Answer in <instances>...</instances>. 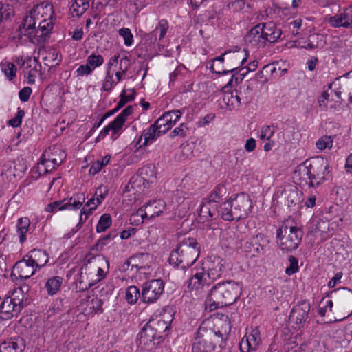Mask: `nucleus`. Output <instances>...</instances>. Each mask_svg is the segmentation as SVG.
Segmentation results:
<instances>
[{
  "instance_id": "f257e3e1",
  "label": "nucleus",
  "mask_w": 352,
  "mask_h": 352,
  "mask_svg": "<svg viewBox=\"0 0 352 352\" xmlns=\"http://www.w3.org/2000/svg\"><path fill=\"white\" fill-rule=\"evenodd\" d=\"M53 7L48 2H43L30 10L19 28L18 38L22 42L30 41L40 44L45 41V36L54 27Z\"/></svg>"
},
{
  "instance_id": "f03ea898",
  "label": "nucleus",
  "mask_w": 352,
  "mask_h": 352,
  "mask_svg": "<svg viewBox=\"0 0 352 352\" xmlns=\"http://www.w3.org/2000/svg\"><path fill=\"white\" fill-rule=\"evenodd\" d=\"M243 284L228 280L214 285L206 300V310L212 311L220 307L230 305L236 302L242 294Z\"/></svg>"
},
{
  "instance_id": "7ed1b4c3",
  "label": "nucleus",
  "mask_w": 352,
  "mask_h": 352,
  "mask_svg": "<svg viewBox=\"0 0 352 352\" xmlns=\"http://www.w3.org/2000/svg\"><path fill=\"white\" fill-rule=\"evenodd\" d=\"M330 166L328 160L321 156L307 160L298 166L295 175L302 177L311 187H318L327 180Z\"/></svg>"
},
{
  "instance_id": "20e7f679",
  "label": "nucleus",
  "mask_w": 352,
  "mask_h": 352,
  "mask_svg": "<svg viewBox=\"0 0 352 352\" xmlns=\"http://www.w3.org/2000/svg\"><path fill=\"white\" fill-rule=\"evenodd\" d=\"M252 203L245 193L234 195L220 205L219 212L226 221L239 220L247 218L251 213Z\"/></svg>"
},
{
  "instance_id": "39448f33",
  "label": "nucleus",
  "mask_w": 352,
  "mask_h": 352,
  "mask_svg": "<svg viewBox=\"0 0 352 352\" xmlns=\"http://www.w3.org/2000/svg\"><path fill=\"white\" fill-rule=\"evenodd\" d=\"M199 253L200 246L196 239L185 238L170 253L169 263L175 267H188L198 258Z\"/></svg>"
},
{
  "instance_id": "423d86ee",
  "label": "nucleus",
  "mask_w": 352,
  "mask_h": 352,
  "mask_svg": "<svg viewBox=\"0 0 352 352\" xmlns=\"http://www.w3.org/2000/svg\"><path fill=\"white\" fill-rule=\"evenodd\" d=\"M282 32L274 23H261L252 28L245 37V41L253 46L263 47L266 42L274 43Z\"/></svg>"
},
{
  "instance_id": "0eeeda50",
  "label": "nucleus",
  "mask_w": 352,
  "mask_h": 352,
  "mask_svg": "<svg viewBox=\"0 0 352 352\" xmlns=\"http://www.w3.org/2000/svg\"><path fill=\"white\" fill-rule=\"evenodd\" d=\"M301 230L295 226H283L276 231L277 243L280 248L286 252L296 250L302 239Z\"/></svg>"
},
{
  "instance_id": "6e6552de",
  "label": "nucleus",
  "mask_w": 352,
  "mask_h": 352,
  "mask_svg": "<svg viewBox=\"0 0 352 352\" xmlns=\"http://www.w3.org/2000/svg\"><path fill=\"white\" fill-rule=\"evenodd\" d=\"M134 108L132 106H128L108 125L105 126L100 132L96 138V142H98L103 140L109 133H111V139L116 140L122 133L123 127L130 116L133 113Z\"/></svg>"
},
{
  "instance_id": "1a4fd4ad",
  "label": "nucleus",
  "mask_w": 352,
  "mask_h": 352,
  "mask_svg": "<svg viewBox=\"0 0 352 352\" xmlns=\"http://www.w3.org/2000/svg\"><path fill=\"white\" fill-rule=\"evenodd\" d=\"M65 158L66 153L60 145L49 146L41 157L38 169L45 173L58 166Z\"/></svg>"
},
{
  "instance_id": "9d476101",
  "label": "nucleus",
  "mask_w": 352,
  "mask_h": 352,
  "mask_svg": "<svg viewBox=\"0 0 352 352\" xmlns=\"http://www.w3.org/2000/svg\"><path fill=\"white\" fill-rule=\"evenodd\" d=\"M212 283L206 275L205 268L201 267H195L192 270L191 277L187 282V287L189 292H194L195 294L198 296L204 292L205 288Z\"/></svg>"
},
{
  "instance_id": "9b49d317",
  "label": "nucleus",
  "mask_w": 352,
  "mask_h": 352,
  "mask_svg": "<svg viewBox=\"0 0 352 352\" xmlns=\"http://www.w3.org/2000/svg\"><path fill=\"white\" fill-rule=\"evenodd\" d=\"M102 300L92 292H85L80 296L78 310L85 316H93L102 311Z\"/></svg>"
},
{
  "instance_id": "f8f14e48",
  "label": "nucleus",
  "mask_w": 352,
  "mask_h": 352,
  "mask_svg": "<svg viewBox=\"0 0 352 352\" xmlns=\"http://www.w3.org/2000/svg\"><path fill=\"white\" fill-rule=\"evenodd\" d=\"M310 308V303L306 300L296 305L290 312L289 325L294 329L302 328L307 322Z\"/></svg>"
},
{
  "instance_id": "ddd939ff",
  "label": "nucleus",
  "mask_w": 352,
  "mask_h": 352,
  "mask_svg": "<svg viewBox=\"0 0 352 352\" xmlns=\"http://www.w3.org/2000/svg\"><path fill=\"white\" fill-rule=\"evenodd\" d=\"M85 201V194L77 192L67 201H54L49 204L46 208V210L48 212H56L63 210H76L82 207Z\"/></svg>"
},
{
  "instance_id": "4468645a",
  "label": "nucleus",
  "mask_w": 352,
  "mask_h": 352,
  "mask_svg": "<svg viewBox=\"0 0 352 352\" xmlns=\"http://www.w3.org/2000/svg\"><path fill=\"white\" fill-rule=\"evenodd\" d=\"M17 63L22 69L28 83L30 85L34 83L41 68L38 59L28 56H21L18 58Z\"/></svg>"
},
{
  "instance_id": "2eb2a0df",
  "label": "nucleus",
  "mask_w": 352,
  "mask_h": 352,
  "mask_svg": "<svg viewBox=\"0 0 352 352\" xmlns=\"http://www.w3.org/2000/svg\"><path fill=\"white\" fill-rule=\"evenodd\" d=\"M104 276L105 272L101 267L92 268L85 265L80 269L78 280L80 283L83 284L87 288L94 286Z\"/></svg>"
},
{
  "instance_id": "dca6fc26",
  "label": "nucleus",
  "mask_w": 352,
  "mask_h": 352,
  "mask_svg": "<svg viewBox=\"0 0 352 352\" xmlns=\"http://www.w3.org/2000/svg\"><path fill=\"white\" fill-rule=\"evenodd\" d=\"M201 267L206 269L208 279L213 283L221 278L225 272L226 261L219 256L209 257Z\"/></svg>"
},
{
  "instance_id": "f3484780",
  "label": "nucleus",
  "mask_w": 352,
  "mask_h": 352,
  "mask_svg": "<svg viewBox=\"0 0 352 352\" xmlns=\"http://www.w3.org/2000/svg\"><path fill=\"white\" fill-rule=\"evenodd\" d=\"M164 289V282L161 279H154L146 282L142 288V298L144 302L153 303L162 295Z\"/></svg>"
},
{
  "instance_id": "a211bd4d",
  "label": "nucleus",
  "mask_w": 352,
  "mask_h": 352,
  "mask_svg": "<svg viewBox=\"0 0 352 352\" xmlns=\"http://www.w3.org/2000/svg\"><path fill=\"white\" fill-rule=\"evenodd\" d=\"M135 267V272L150 274L154 266L153 258L148 253H138L129 258V264Z\"/></svg>"
},
{
  "instance_id": "6ab92c4d",
  "label": "nucleus",
  "mask_w": 352,
  "mask_h": 352,
  "mask_svg": "<svg viewBox=\"0 0 352 352\" xmlns=\"http://www.w3.org/2000/svg\"><path fill=\"white\" fill-rule=\"evenodd\" d=\"M166 209V203L162 199L149 201L143 207L140 208L137 214L141 217L142 221L154 218L160 215Z\"/></svg>"
},
{
  "instance_id": "aec40b11",
  "label": "nucleus",
  "mask_w": 352,
  "mask_h": 352,
  "mask_svg": "<svg viewBox=\"0 0 352 352\" xmlns=\"http://www.w3.org/2000/svg\"><path fill=\"white\" fill-rule=\"evenodd\" d=\"M104 60L102 55L96 53L91 54L87 57L85 63L80 65L75 71L76 76L82 77L91 75L96 69L103 65Z\"/></svg>"
},
{
  "instance_id": "412c9836",
  "label": "nucleus",
  "mask_w": 352,
  "mask_h": 352,
  "mask_svg": "<svg viewBox=\"0 0 352 352\" xmlns=\"http://www.w3.org/2000/svg\"><path fill=\"white\" fill-rule=\"evenodd\" d=\"M182 115L180 110L165 112L155 122V126L164 134L179 120Z\"/></svg>"
},
{
  "instance_id": "4be33fe9",
  "label": "nucleus",
  "mask_w": 352,
  "mask_h": 352,
  "mask_svg": "<svg viewBox=\"0 0 352 352\" xmlns=\"http://www.w3.org/2000/svg\"><path fill=\"white\" fill-rule=\"evenodd\" d=\"M168 29V22L166 19L160 20L155 29L145 35L146 43L149 45H155L165 38Z\"/></svg>"
},
{
  "instance_id": "5701e85b",
  "label": "nucleus",
  "mask_w": 352,
  "mask_h": 352,
  "mask_svg": "<svg viewBox=\"0 0 352 352\" xmlns=\"http://www.w3.org/2000/svg\"><path fill=\"white\" fill-rule=\"evenodd\" d=\"M36 271L34 265H33L27 256H25L22 260L19 261L15 264L12 274L13 276H17L20 278L28 279L33 276Z\"/></svg>"
},
{
  "instance_id": "b1692460",
  "label": "nucleus",
  "mask_w": 352,
  "mask_h": 352,
  "mask_svg": "<svg viewBox=\"0 0 352 352\" xmlns=\"http://www.w3.org/2000/svg\"><path fill=\"white\" fill-rule=\"evenodd\" d=\"M257 67L258 60H251L245 66H241L239 70L232 76L231 78L228 80L224 88H227L228 87H234L239 85L243 81L248 73L255 71Z\"/></svg>"
},
{
  "instance_id": "393cba45",
  "label": "nucleus",
  "mask_w": 352,
  "mask_h": 352,
  "mask_svg": "<svg viewBox=\"0 0 352 352\" xmlns=\"http://www.w3.org/2000/svg\"><path fill=\"white\" fill-rule=\"evenodd\" d=\"M26 169V165L19 160L18 163L16 162H8L2 166L1 173L7 179L12 180V178L21 177Z\"/></svg>"
},
{
  "instance_id": "a878e982",
  "label": "nucleus",
  "mask_w": 352,
  "mask_h": 352,
  "mask_svg": "<svg viewBox=\"0 0 352 352\" xmlns=\"http://www.w3.org/2000/svg\"><path fill=\"white\" fill-rule=\"evenodd\" d=\"M260 341V331L257 327H255L242 338L240 343L241 352H250L256 350Z\"/></svg>"
},
{
  "instance_id": "bb28decb",
  "label": "nucleus",
  "mask_w": 352,
  "mask_h": 352,
  "mask_svg": "<svg viewBox=\"0 0 352 352\" xmlns=\"http://www.w3.org/2000/svg\"><path fill=\"white\" fill-rule=\"evenodd\" d=\"M21 309L20 306L6 296L0 305V318L3 320L11 319L17 316Z\"/></svg>"
},
{
  "instance_id": "cd10ccee",
  "label": "nucleus",
  "mask_w": 352,
  "mask_h": 352,
  "mask_svg": "<svg viewBox=\"0 0 352 352\" xmlns=\"http://www.w3.org/2000/svg\"><path fill=\"white\" fill-rule=\"evenodd\" d=\"M64 278L59 275H53L47 277L44 280L43 289L50 296H54L58 294L63 285Z\"/></svg>"
},
{
  "instance_id": "c85d7f7f",
  "label": "nucleus",
  "mask_w": 352,
  "mask_h": 352,
  "mask_svg": "<svg viewBox=\"0 0 352 352\" xmlns=\"http://www.w3.org/2000/svg\"><path fill=\"white\" fill-rule=\"evenodd\" d=\"M116 58H109L108 63L106 65V71L104 80L102 82V89L106 92H110L116 87L118 82L116 77L114 78V74L113 69V66L116 65Z\"/></svg>"
},
{
  "instance_id": "c756f323",
  "label": "nucleus",
  "mask_w": 352,
  "mask_h": 352,
  "mask_svg": "<svg viewBox=\"0 0 352 352\" xmlns=\"http://www.w3.org/2000/svg\"><path fill=\"white\" fill-rule=\"evenodd\" d=\"M173 319V317L170 314L164 313L159 318L151 320L148 324L153 326V329L161 337L163 333L169 329Z\"/></svg>"
},
{
  "instance_id": "7c9ffc66",
  "label": "nucleus",
  "mask_w": 352,
  "mask_h": 352,
  "mask_svg": "<svg viewBox=\"0 0 352 352\" xmlns=\"http://www.w3.org/2000/svg\"><path fill=\"white\" fill-rule=\"evenodd\" d=\"M25 256L37 271L45 266L50 260L49 255L45 251L41 250L34 249Z\"/></svg>"
},
{
  "instance_id": "2f4dec72",
  "label": "nucleus",
  "mask_w": 352,
  "mask_h": 352,
  "mask_svg": "<svg viewBox=\"0 0 352 352\" xmlns=\"http://www.w3.org/2000/svg\"><path fill=\"white\" fill-rule=\"evenodd\" d=\"M110 58H116V63L113 66V74L117 80H122L129 68L130 59L127 56L120 58L119 54H116Z\"/></svg>"
},
{
  "instance_id": "473e14b6",
  "label": "nucleus",
  "mask_w": 352,
  "mask_h": 352,
  "mask_svg": "<svg viewBox=\"0 0 352 352\" xmlns=\"http://www.w3.org/2000/svg\"><path fill=\"white\" fill-rule=\"evenodd\" d=\"M24 340L19 337L10 338L0 344V352H23Z\"/></svg>"
},
{
  "instance_id": "72a5a7b5",
  "label": "nucleus",
  "mask_w": 352,
  "mask_h": 352,
  "mask_svg": "<svg viewBox=\"0 0 352 352\" xmlns=\"http://www.w3.org/2000/svg\"><path fill=\"white\" fill-rule=\"evenodd\" d=\"M224 55L226 59L231 60L234 65L241 67L247 61L249 54L246 50L243 49L237 52L226 51Z\"/></svg>"
},
{
  "instance_id": "f704fd0d",
  "label": "nucleus",
  "mask_w": 352,
  "mask_h": 352,
  "mask_svg": "<svg viewBox=\"0 0 352 352\" xmlns=\"http://www.w3.org/2000/svg\"><path fill=\"white\" fill-rule=\"evenodd\" d=\"M156 338H160L152 325L146 324L139 333V342L144 346L149 345Z\"/></svg>"
},
{
  "instance_id": "c9c22d12",
  "label": "nucleus",
  "mask_w": 352,
  "mask_h": 352,
  "mask_svg": "<svg viewBox=\"0 0 352 352\" xmlns=\"http://www.w3.org/2000/svg\"><path fill=\"white\" fill-rule=\"evenodd\" d=\"M226 60L224 53L221 56L213 58L210 63V70L217 74H228L234 72L237 69V67L226 68L223 65V63Z\"/></svg>"
},
{
  "instance_id": "e433bc0d",
  "label": "nucleus",
  "mask_w": 352,
  "mask_h": 352,
  "mask_svg": "<svg viewBox=\"0 0 352 352\" xmlns=\"http://www.w3.org/2000/svg\"><path fill=\"white\" fill-rule=\"evenodd\" d=\"M162 133L155 126V124L151 125L149 127L144 129L141 135L144 140V145L152 144L158 138L162 135Z\"/></svg>"
},
{
  "instance_id": "4c0bfd02",
  "label": "nucleus",
  "mask_w": 352,
  "mask_h": 352,
  "mask_svg": "<svg viewBox=\"0 0 352 352\" xmlns=\"http://www.w3.org/2000/svg\"><path fill=\"white\" fill-rule=\"evenodd\" d=\"M30 287L28 285H23L18 287L12 291L8 292L7 296L10 298L14 303H16L21 308H23V301L25 298V294L28 292Z\"/></svg>"
},
{
  "instance_id": "58836bf2",
  "label": "nucleus",
  "mask_w": 352,
  "mask_h": 352,
  "mask_svg": "<svg viewBox=\"0 0 352 352\" xmlns=\"http://www.w3.org/2000/svg\"><path fill=\"white\" fill-rule=\"evenodd\" d=\"M217 212V205L212 204L209 201L202 203L199 211V220L205 222L211 219Z\"/></svg>"
},
{
  "instance_id": "ea45409f",
  "label": "nucleus",
  "mask_w": 352,
  "mask_h": 352,
  "mask_svg": "<svg viewBox=\"0 0 352 352\" xmlns=\"http://www.w3.org/2000/svg\"><path fill=\"white\" fill-rule=\"evenodd\" d=\"M98 206L99 205H96L95 197L89 199L85 206H84L80 210L79 222L76 227H80Z\"/></svg>"
},
{
  "instance_id": "a19ab883",
  "label": "nucleus",
  "mask_w": 352,
  "mask_h": 352,
  "mask_svg": "<svg viewBox=\"0 0 352 352\" xmlns=\"http://www.w3.org/2000/svg\"><path fill=\"white\" fill-rule=\"evenodd\" d=\"M278 69L280 71V67H279ZM278 75L276 66L274 64H268L265 65L261 71L258 72L255 77L257 80L264 82L268 80L270 76L276 77Z\"/></svg>"
},
{
  "instance_id": "79ce46f5",
  "label": "nucleus",
  "mask_w": 352,
  "mask_h": 352,
  "mask_svg": "<svg viewBox=\"0 0 352 352\" xmlns=\"http://www.w3.org/2000/svg\"><path fill=\"white\" fill-rule=\"evenodd\" d=\"M223 102L229 109H236L241 104L239 94L236 90L225 92L223 96Z\"/></svg>"
},
{
  "instance_id": "37998d69",
  "label": "nucleus",
  "mask_w": 352,
  "mask_h": 352,
  "mask_svg": "<svg viewBox=\"0 0 352 352\" xmlns=\"http://www.w3.org/2000/svg\"><path fill=\"white\" fill-rule=\"evenodd\" d=\"M90 0H73L70 7V12L72 16L79 17L82 16L89 8Z\"/></svg>"
},
{
  "instance_id": "c03bdc74",
  "label": "nucleus",
  "mask_w": 352,
  "mask_h": 352,
  "mask_svg": "<svg viewBox=\"0 0 352 352\" xmlns=\"http://www.w3.org/2000/svg\"><path fill=\"white\" fill-rule=\"evenodd\" d=\"M30 225V219L27 217L20 218L16 223L17 234L20 243H23L26 241V234Z\"/></svg>"
},
{
  "instance_id": "a18cd8bd",
  "label": "nucleus",
  "mask_w": 352,
  "mask_h": 352,
  "mask_svg": "<svg viewBox=\"0 0 352 352\" xmlns=\"http://www.w3.org/2000/svg\"><path fill=\"white\" fill-rule=\"evenodd\" d=\"M201 327L197 331L195 336V342L192 344V352H210V346L207 344V342L201 339Z\"/></svg>"
},
{
  "instance_id": "49530a36",
  "label": "nucleus",
  "mask_w": 352,
  "mask_h": 352,
  "mask_svg": "<svg viewBox=\"0 0 352 352\" xmlns=\"http://www.w3.org/2000/svg\"><path fill=\"white\" fill-rule=\"evenodd\" d=\"M186 193L182 190H177L174 195L173 199L178 204L183 206L184 209L189 210L192 206V201L191 199L186 196Z\"/></svg>"
},
{
  "instance_id": "de8ad7c7",
  "label": "nucleus",
  "mask_w": 352,
  "mask_h": 352,
  "mask_svg": "<svg viewBox=\"0 0 352 352\" xmlns=\"http://www.w3.org/2000/svg\"><path fill=\"white\" fill-rule=\"evenodd\" d=\"M1 69L8 80L11 81L16 77L17 68L14 63L9 61H2Z\"/></svg>"
},
{
  "instance_id": "09e8293b",
  "label": "nucleus",
  "mask_w": 352,
  "mask_h": 352,
  "mask_svg": "<svg viewBox=\"0 0 352 352\" xmlns=\"http://www.w3.org/2000/svg\"><path fill=\"white\" fill-rule=\"evenodd\" d=\"M333 137L331 135H322L316 142V147L318 150L323 151L331 150L333 145Z\"/></svg>"
},
{
  "instance_id": "8fccbe9b",
  "label": "nucleus",
  "mask_w": 352,
  "mask_h": 352,
  "mask_svg": "<svg viewBox=\"0 0 352 352\" xmlns=\"http://www.w3.org/2000/svg\"><path fill=\"white\" fill-rule=\"evenodd\" d=\"M140 296V289L136 286H129L125 290V300L130 305L135 304Z\"/></svg>"
},
{
  "instance_id": "3c124183",
  "label": "nucleus",
  "mask_w": 352,
  "mask_h": 352,
  "mask_svg": "<svg viewBox=\"0 0 352 352\" xmlns=\"http://www.w3.org/2000/svg\"><path fill=\"white\" fill-rule=\"evenodd\" d=\"M118 35L123 41L124 44L126 47H131L134 44V36L133 34L129 28H121L118 30Z\"/></svg>"
},
{
  "instance_id": "603ef678",
  "label": "nucleus",
  "mask_w": 352,
  "mask_h": 352,
  "mask_svg": "<svg viewBox=\"0 0 352 352\" xmlns=\"http://www.w3.org/2000/svg\"><path fill=\"white\" fill-rule=\"evenodd\" d=\"M226 188L224 185H218L214 188L208 197V201L212 204H216L220 201L221 198L226 194Z\"/></svg>"
},
{
  "instance_id": "864d4df0",
  "label": "nucleus",
  "mask_w": 352,
  "mask_h": 352,
  "mask_svg": "<svg viewBox=\"0 0 352 352\" xmlns=\"http://www.w3.org/2000/svg\"><path fill=\"white\" fill-rule=\"evenodd\" d=\"M112 224V219L110 214H102L96 225V232L101 233L105 232Z\"/></svg>"
},
{
  "instance_id": "5fc2aeb1",
  "label": "nucleus",
  "mask_w": 352,
  "mask_h": 352,
  "mask_svg": "<svg viewBox=\"0 0 352 352\" xmlns=\"http://www.w3.org/2000/svg\"><path fill=\"white\" fill-rule=\"evenodd\" d=\"M275 131L273 126H263L257 132V137L261 140H273Z\"/></svg>"
},
{
  "instance_id": "6e6d98bb",
  "label": "nucleus",
  "mask_w": 352,
  "mask_h": 352,
  "mask_svg": "<svg viewBox=\"0 0 352 352\" xmlns=\"http://www.w3.org/2000/svg\"><path fill=\"white\" fill-rule=\"evenodd\" d=\"M283 140H284V133L283 132L277 133L276 138H274L273 140H267V142L263 146V150L265 152H269L274 146H277L278 144H283Z\"/></svg>"
},
{
  "instance_id": "4d7b16f0",
  "label": "nucleus",
  "mask_w": 352,
  "mask_h": 352,
  "mask_svg": "<svg viewBox=\"0 0 352 352\" xmlns=\"http://www.w3.org/2000/svg\"><path fill=\"white\" fill-rule=\"evenodd\" d=\"M146 180L141 176L134 175L131 177L127 188L133 189L135 192L142 190V186H144Z\"/></svg>"
},
{
  "instance_id": "13d9d810",
  "label": "nucleus",
  "mask_w": 352,
  "mask_h": 352,
  "mask_svg": "<svg viewBox=\"0 0 352 352\" xmlns=\"http://www.w3.org/2000/svg\"><path fill=\"white\" fill-rule=\"evenodd\" d=\"M135 91L133 89H124L120 94V100L118 102V107H122L126 102L135 98Z\"/></svg>"
},
{
  "instance_id": "bf43d9fd",
  "label": "nucleus",
  "mask_w": 352,
  "mask_h": 352,
  "mask_svg": "<svg viewBox=\"0 0 352 352\" xmlns=\"http://www.w3.org/2000/svg\"><path fill=\"white\" fill-rule=\"evenodd\" d=\"M344 13L343 12L340 13V14H337L334 16H329L328 19H327V21L329 22V23L332 26V27H335V28H340V27H346V21H344Z\"/></svg>"
},
{
  "instance_id": "052dcab7",
  "label": "nucleus",
  "mask_w": 352,
  "mask_h": 352,
  "mask_svg": "<svg viewBox=\"0 0 352 352\" xmlns=\"http://www.w3.org/2000/svg\"><path fill=\"white\" fill-rule=\"evenodd\" d=\"M13 14L12 7L0 2V22L9 19Z\"/></svg>"
},
{
  "instance_id": "680f3d73",
  "label": "nucleus",
  "mask_w": 352,
  "mask_h": 352,
  "mask_svg": "<svg viewBox=\"0 0 352 352\" xmlns=\"http://www.w3.org/2000/svg\"><path fill=\"white\" fill-rule=\"evenodd\" d=\"M252 242L258 243V246L255 248L257 252H259L260 248L263 250L269 243V239L263 234H258L252 239Z\"/></svg>"
},
{
  "instance_id": "e2e57ef3",
  "label": "nucleus",
  "mask_w": 352,
  "mask_h": 352,
  "mask_svg": "<svg viewBox=\"0 0 352 352\" xmlns=\"http://www.w3.org/2000/svg\"><path fill=\"white\" fill-rule=\"evenodd\" d=\"M289 265L286 267L285 273L288 276H291V275L296 273L299 270L298 260L296 257L291 256L289 258Z\"/></svg>"
},
{
  "instance_id": "0e129e2a",
  "label": "nucleus",
  "mask_w": 352,
  "mask_h": 352,
  "mask_svg": "<svg viewBox=\"0 0 352 352\" xmlns=\"http://www.w3.org/2000/svg\"><path fill=\"white\" fill-rule=\"evenodd\" d=\"M189 128L185 123H182L177 127L175 128L170 133L171 138L177 136L184 138L187 135Z\"/></svg>"
},
{
  "instance_id": "69168bd1",
  "label": "nucleus",
  "mask_w": 352,
  "mask_h": 352,
  "mask_svg": "<svg viewBox=\"0 0 352 352\" xmlns=\"http://www.w3.org/2000/svg\"><path fill=\"white\" fill-rule=\"evenodd\" d=\"M25 113L24 111L20 109H18L17 113L16 116L10 119L8 122L10 126L12 127H18L21 124L22 119L24 117Z\"/></svg>"
},
{
  "instance_id": "338daca9",
  "label": "nucleus",
  "mask_w": 352,
  "mask_h": 352,
  "mask_svg": "<svg viewBox=\"0 0 352 352\" xmlns=\"http://www.w3.org/2000/svg\"><path fill=\"white\" fill-rule=\"evenodd\" d=\"M107 194V189L105 186H100L98 188L95 192V197L96 205H100L104 201Z\"/></svg>"
},
{
  "instance_id": "774afa93",
  "label": "nucleus",
  "mask_w": 352,
  "mask_h": 352,
  "mask_svg": "<svg viewBox=\"0 0 352 352\" xmlns=\"http://www.w3.org/2000/svg\"><path fill=\"white\" fill-rule=\"evenodd\" d=\"M329 100V94L327 91H323L318 99V103L322 110H327Z\"/></svg>"
}]
</instances>
